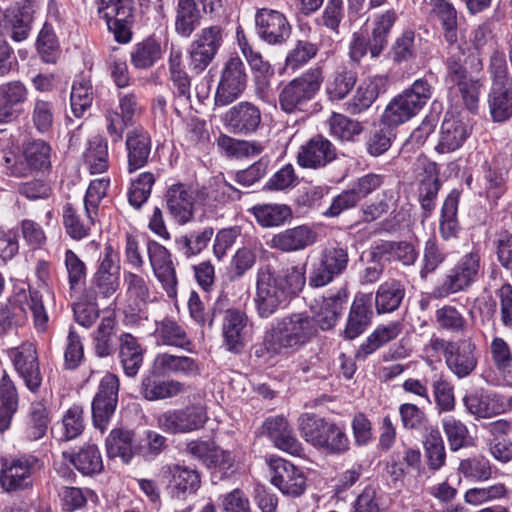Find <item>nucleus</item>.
<instances>
[{"instance_id": "nucleus-1", "label": "nucleus", "mask_w": 512, "mask_h": 512, "mask_svg": "<svg viewBox=\"0 0 512 512\" xmlns=\"http://www.w3.org/2000/svg\"><path fill=\"white\" fill-rule=\"evenodd\" d=\"M318 334L315 318L308 312H297L278 319L256 344L254 355L268 362L276 357H288L311 342Z\"/></svg>"}, {"instance_id": "nucleus-2", "label": "nucleus", "mask_w": 512, "mask_h": 512, "mask_svg": "<svg viewBox=\"0 0 512 512\" xmlns=\"http://www.w3.org/2000/svg\"><path fill=\"white\" fill-rule=\"evenodd\" d=\"M305 265H293L275 271L270 265L261 266L256 273V311L261 318H269L292 298L298 296L306 284Z\"/></svg>"}, {"instance_id": "nucleus-3", "label": "nucleus", "mask_w": 512, "mask_h": 512, "mask_svg": "<svg viewBox=\"0 0 512 512\" xmlns=\"http://www.w3.org/2000/svg\"><path fill=\"white\" fill-rule=\"evenodd\" d=\"M298 429L307 443L327 455H342L350 449L344 424L304 413L298 419Z\"/></svg>"}, {"instance_id": "nucleus-4", "label": "nucleus", "mask_w": 512, "mask_h": 512, "mask_svg": "<svg viewBox=\"0 0 512 512\" xmlns=\"http://www.w3.org/2000/svg\"><path fill=\"white\" fill-rule=\"evenodd\" d=\"M27 308L32 312L34 325L38 331H45L48 314L40 291L29 289L10 297L6 303L0 304V335L9 330L23 326L27 321Z\"/></svg>"}, {"instance_id": "nucleus-5", "label": "nucleus", "mask_w": 512, "mask_h": 512, "mask_svg": "<svg viewBox=\"0 0 512 512\" xmlns=\"http://www.w3.org/2000/svg\"><path fill=\"white\" fill-rule=\"evenodd\" d=\"M43 468V461L30 453L3 457L0 461V486L7 493L30 490Z\"/></svg>"}, {"instance_id": "nucleus-6", "label": "nucleus", "mask_w": 512, "mask_h": 512, "mask_svg": "<svg viewBox=\"0 0 512 512\" xmlns=\"http://www.w3.org/2000/svg\"><path fill=\"white\" fill-rule=\"evenodd\" d=\"M481 269L480 253L478 251L465 253L442 275L433 287L431 297L440 300L468 291L478 281Z\"/></svg>"}, {"instance_id": "nucleus-7", "label": "nucleus", "mask_w": 512, "mask_h": 512, "mask_svg": "<svg viewBox=\"0 0 512 512\" xmlns=\"http://www.w3.org/2000/svg\"><path fill=\"white\" fill-rule=\"evenodd\" d=\"M52 147L43 139L33 138L23 142L18 154L9 153L3 158L7 173L13 177H27L34 172L45 173L51 169Z\"/></svg>"}, {"instance_id": "nucleus-8", "label": "nucleus", "mask_w": 512, "mask_h": 512, "mask_svg": "<svg viewBox=\"0 0 512 512\" xmlns=\"http://www.w3.org/2000/svg\"><path fill=\"white\" fill-rule=\"evenodd\" d=\"M431 85L425 79H417L410 88L393 98L381 117L382 124L396 128L409 121L431 98Z\"/></svg>"}, {"instance_id": "nucleus-9", "label": "nucleus", "mask_w": 512, "mask_h": 512, "mask_svg": "<svg viewBox=\"0 0 512 512\" xmlns=\"http://www.w3.org/2000/svg\"><path fill=\"white\" fill-rule=\"evenodd\" d=\"M322 81L323 75L319 66L294 78L279 93L280 109L287 114L304 111L319 91Z\"/></svg>"}, {"instance_id": "nucleus-10", "label": "nucleus", "mask_w": 512, "mask_h": 512, "mask_svg": "<svg viewBox=\"0 0 512 512\" xmlns=\"http://www.w3.org/2000/svg\"><path fill=\"white\" fill-rule=\"evenodd\" d=\"M349 264L347 248L340 246L325 247L319 257L314 259L308 270V285L322 288L345 273Z\"/></svg>"}, {"instance_id": "nucleus-11", "label": "nucleus", "mask_w": 512, "mask_h": 512, "mask_svg": "<svg viewBox=\"0 0 512 512\" xmlns=\"http://www.w3.org/2000/svg\"><path fill=\"white\" fill-rule=\"evenodd\" d=\"M485 79L479 66H448L446 84L457 87L465 107L471 113H477L480 90Z\"/></svg>"}, {"instance_id": "nucleus-12", "label": "nucleus", "mask_w": 512, "mask_h": 512, "mask_svg": "<svg viewBox=\"0 0 512 512\" xmlns=\"http://www.w3.org/2000/svg\"><path fill=\"white\" fill-rule=\"evenodd\" d=\"M120 379L114 373H106L99 382L92 400V421L102 433L107 429L118 404Z\"/></svg>"}, {"instance_id": "nucleus-13", "label": "nucleus", "mask_w": 512, "mask_h": 512, "mask_svg": "<svg viewBox=\"0 0 512 512\" xmlns=\"http://www.w3.org/2000/svg\"><path fill=\"white\" fill-rule=\"evenodd\" d=\"M207 419L206 409L202 405L191 404L160 413L156 417V424L163 432L184 434L202 428Z\"/></svg>"}, {"instance_id": "nucleus-14", "label": "nucleus", "mask_w": 512, "mask_h": 512, "mask_svg": "<svg viewBox=\"0 0 512 512\" xmlns=\"http://www.w3.org/2000/svg\"><path fill=\"white\" fill-rule=\"evenodd\" d=\"M493 84L488 104L494 122H504L512 117V79L507 66H491Z\"/></svg>"}, {"instance_id": "nucleus-15", "label": "nucleus", "mask_w": 512, "mask_h": 512, "mask_svg": "<svg viewBox=\"0 0 512 512\" xmlns=\"http://www.w3.org/2000/svg\"><path fill=\"white\" fill-rule=\"evenodd\" d=\"M35 14V0H19L10 4L0 15V36L10 33L16 42L28 38Z\"/></svg>"}, {"instance_id": "nucleus-16", "label": "nucleus", "mask_w": 512, "mask_h": 512, "mask_svg": "<svg viewBox=\"0 0 512 512\" xmlns=\"http://www.w3.org/2000/svg\"><path fill=\"white\" fill-rule=\"evenodd\" d=\"M417 173V199L421 208V217L426 220L431 217L436 208L438 193L442 183L437 163L423 160L419 163Z\"/></svg>"}, {"instance_id": "nucleus-17", "label": "nucleus", "mask_w": 512, "mask_h": 512, "mask_svg": "<svg viewBox=\"0 0 512 512\" xmlns=\"http://www.w3.org/2000/svg\"><path fill=\"white\" fill-rule=\"evenodd\" d=\"M255 24L259 37L268 44L281 45L291 35L292 28L286 16L274 9H257Z\"/></svg>"}, {"instance_id": "nucleus-18", "label": "nucleus", "mask_w": 512, "mask_h": 512, "mask_svg": "<svg viewBox=\"0 0 512 512\" xmlns=\"http://www.w3.org/2000/svg\"><path fill=\"white\" fill-rule=\"evenodd\" d=\"M13 365L31 392H37L42 383L36 347L31 342L11 348L8 352Z\"/></svg>"}, {"instance_id": "nucleus-19", "label": "nucleus", "mask_w": 512, "mask_h": 512, "mask_svg": "<svg viewBox=\"0 0 512 512\" xmlns=\"http://www.w3.org/2000/svg\"><path fill=\"white\" fill-rule=\"evenodd\" d=\"M271 483L283 494L296 497L306 489L304 472L288 460L272 459L270 462Z\"/></svg>"}, {"instance_id": "nucleus-20", "label": "nucleus", "mask_w": 512, "mask_h": 512, "mask_svg": "<svg viewBox=\"0 0 512 512\" xmlns=\"http://www.w3.org/2000/svg\"><path fill=\"white\" fill-rule=\"evenodd\" d=\"M147 253L155 277L169 297L176 295L177 277L169 250L155 240L147 242Z\"/></svg>"}, {"instance_id": "nucleus-21", "label": "nucleus", "mask_w": 512, "mask_h": 512, "mask_svg": "<svg viewBox=\"0 0 512 512\" xmlns=\"http://www.w3.org/2000/svg\"><path fill=\"white\" fill-rule=\"evenodd\" d=\"M249 318L238 308H229L222 319L223 345L227 351L240 354L247 343Z\"/></svg>"}, {"instance_id": "nucleus-22", "label": "nucleus", "mask_w": 512, "mask_h": 512, "mask_svg": "<svg viewBox=\"0 0 512 512\" xmlns=\"http://www.w3.org/2000/svg\"><path fill=\"white\" fill-rule=\"evenodd\" d=\"M165 206L179 225H185L194 217L195 198L190 186L177 182L167 187L164 194Z\"/></svg>"}, {"instance_id": "nucleus-23", "label": "nucleus", "mask_w": 512, "mask_h": 512, "mask_svg": "<svg viewBox=\"0 0 512 512\" xmlns=\"http://www.w3.org/2000/svg\"><path fill=\"white\" fill-rule=\"evenodd\" d=\"M336 158V147L324 136L315 135L300 147L297 163L303 168L321 169Z\"/></svg>"}, {"instance_id": "nucleus-24", "label": "nucleus", "mask_w": 512, "mask_h": 512, "mask_svg": "<svg viewBox=\"0 0 512 512\" xmlns=\"http://www.w3.org/2000/svg\"><path fill=\"white\" fill-rule=\"evenodd\" d=\"M126 169L129 174L144 168L150 159L152 139L148 131L135 127L128 131L125 140Z\"/></svg>"}, {"instance_id": "nucleus-25", "label": "nucleus", "mask_w": 512, "mask_h": 512, "mask_svg": "<svg viewBox=\"0 0 512 512\" xmlns=\"http://www.w3.org/2000/svg\"><path fill=\"white\" fill-rule=\"evenodd\" d=\"M226 129L239 135L255 132L261 123V112L250 102H240L231 107L223 118Z\"/></svg>"}, {"instance_id": "nucleus-26", "label": "nucleus", "mask_w": 512, "mask_h": 512, "mask_svg": "<svg viewBox=\"0 0 512 512\" xmlns=\"http://www.w3.org/2000/svg\"><path fill=\"white\" fill-rule=\"evenodd\" d=\"M28 99V89L20 81H12L0 85V124H8L17 120Z\"/></svg>"}, {"instance_id": "nucleus-27", "label": "nucleus", "mask_w": 512, "mask_h": 512, "mask_svg": "<svg viewBox=\"0 0 512 512\" xmlns=\"http://www.w3.org/2000/svg\"><path fill=\"white\" fill-rule=\"evenodd\" d=\"M372 295L357 294L351 304L343 337L353 340L370 326L373 318Z\"/></svg>"}, {"instance_id": "nucleus-28", "label": "nucleus", "mask_w": 512, "mask_h": 512, "mask_svg": "<svg viewBox=\"0 0 512 512\" xmlns=\"http://www.w3.org/2000/svg\"><path fill=\"white\" fill-rule=\"evenodd\" d=\"M317 232L309 225H299L275 234L270 240V247L282 252H297L316 243Z\"/></svg>"}, {"instance_id": "nucleus-29", "label": "nucleus", "mask_w": 512, "mask_h": 512, "mask_svg": "<svg viewBox=\"0 0 512 512\" xmlns=\"http://www.w3.org/2000/svg\"><path fill=\"white\" fill-rule=\"evenodd\" d=\"M146 348L139 339L129 332H123L118 337L117 358L127 377L134 378L140 371Z\"/></svg>"}, {"instance_id": "nucleus-30", "label": "nucleus", "mask_w": 512, "mask_h": 512, "mask_svg": "<svg viewBox=\"0 0 512 512\" xmlns=\"http://www.w3.org/2000/svg\"><path fill=\"white\" fill-rule=\"evenodd\" d=\"M98 216L91 210L83 208L82 211L70 202L65 203L62 209V223L66 234L76 241L87 238Z\"/></svg>"}, {"instance_id": "nucleus-31", "label": "nucleus", "mask_w": 512, "mask_h": 512, "mask_svg": "<svg viewBox=\"0 0 512 512\" xmlns=\"http://www.w3.org/2000/svg\"><path fill=\"white\" fill-rule=\"evenodd\" d=\"M477 346L471 340L457 341L454 349L448 355L445 364L458 379L470 376L478 365Z\"/></svg>"}, {"instance_id": "nucleus-32", "label": "nucleus", "mask_w": 512, "mask_h": 512, "mask_svg": "<svg viewBox=\"0 0 512 512\" xmlns=\"http://www.w3.org/2000/svg\"><path fill=\"white\" fill-rule=\"evenodd\" d=\"M157 370L147 371L141 379L140 394L148 401H158L176 397L185 391V385L177 380H163Z\"/></svg>"}, {"instance_id": "nucleus-33", "label": "nucleus", "mask_w": 512, "mask_h": 512, "mask_svg": "<svg viewBox=\"0 0 512 512\" xmlns=\"http://www.w3.org/2000/svg\"><path fill=\"white\" fill-rule=\"evenodd\" d=\"M348 297L349 291L346 286L323 297L316 317H314L317 329L328 331L336 326L347 304Z\"/></svg>"}, {"instance_id": "nucleus-34", "label": "nucleus", "mask_w": 512, "mask_h": 512, "mask_svg": "<svg viewBox=\"0 0 512 512\" xmlns=\"http://www.w3.org/2000/svg\"><path fill=\"white\" fill-rule=\"evenodd\" d=\"M222 42V28L220 26L213 25L202 29L190 45L192 61L198 64H210Z\"/></svg>"}, {"instance_id": "nucleus-35", "label": "nucleus", "mask_w": 512, "mask_h": 512, "mask_svg": "<svg viewBox=\"0 0 512 512\" xmlns=\"http://www.w3.org/2000/svg\"><path fill=\"white\" fill-rule=\"evenodd\" d=\"M471 134V127L461 118L446 114L435 149L438 153H451L465 143Z\"/></svg>"}, {"instance_id": "nucleus-36", "label": "nucleus", "mask_w": 512, "mask_h": 512, "mask_svg": "<svg viewBox=\"0 0 512 512\" xmlns=\"http://www.w3.org/2000/svg\"><path fill=\"white\" fill-rule=\"evenodd\" d=\"M263 433L274 445L292 455H299L302 451L301 443L297 440L288 421L282 416L267 418L263 423Z\"/></svg>"}, {"instance_id": "nucleus-37", "label": "nucleus", "mask_w": 512, "mask_h": 512, "mask_svg": "<svg viewBox=\"0 0 512 512\" xmlns=\"http://www.w3.org/2000/svg\"><path fill=\"white\" fill-rule=\"evenodd\" d=\"M462 191L452 189L445 197L439 216V235L442 240L449 242L456 240L462 231L458 218V208Z\"/></svg>"}, {"instance_id": "nucleus-38", "label": "nucleus", "mask_w": 512, "mask_h": 512, "mask_svg": "<svg viewBox=\"0 0 512 512\" xmlns=\"http://www.w3.org/2000/svg\"><path fill=\"white\" fill-rule=\"evenodd\" d=\"M163 474H169V488L173 497L183 498L194 494L200 488L201 477L196 469L179 464H168L161 469Z\"/></svg>"}, {"instance_id": "nucleus-39", "label": "nucleus", "mask_w": 512, "mask_h": 512, "mask_svg": "<svg viewBox=\"0 0 512 512\" xmlns=\"http://www.w3.org/2000/svg\"><path fill=\"white\" fill-rule=\"evenodd\" d=\"M246 87V74L241 66H225L215 95V103L225 106L232 103Z\"/></svg>"}, {"instance_id": "nucleus-40", "label": "nucleus", "mask_w": 512, "mask_h": 512, "mask_svg": "<svg viewBox=\"0 0 512 512\" xmlns=\"http://www.w3.org/2000/svg\"><path fill=\"white\" fill-rule=\"evenodd\" d=\"M509 161L505 155L498 154L487 163L484 170V181L487 197L495 203L507 190Z\"/></svg>"}, {"instance_id": "nucleus-41", "label": "nucleus", "mask_w": 512, "mask_h": 512, "mask_svg": "<svg viewBox=\"0 0 512 512\" xmlns=\"http://www.w3.org/2000/svg\"><path fill=\"white\" fill-rule=\"evenodd\" d=\"M63 457L84 476L100 474L104 469L102 455L96 444L86 443L76 452H63Z\"/></svg>"}, {"instance_id": "nucleus-42", "label": "nucleus", "mask_w": 512, "mask_h": 512, "mask_svg": "<svg viewBox=\"0 0 512 512\" xmlns=\"http://www.w3.org/2000/svg\"><path fill=\"white\" fill-rule=\"evenodd\" d=\"M463 403L468 412L478 418H490L504 412L499 396L484 389L466 394Z\"/></svg>"}, {"instance_id": "nucleus-43", "label": "nucleus", "mask_w": 512, "mask_h": 512, "mask_svg": "<svg viewBox=\"0 0 512 512\" xmlns=\"http://www.w3.org/2000/svg\"><path fill=\"white\" fill-rule=\"evenodd\" d=\"M213 236L214 229L211 226L188 231L175 238V249L182 257L193 258L209 246Z\"/></svg>"}, {"instance_id": "nucleus-44", "label": "nucleus", "mask_w": 512, "mask_h": 512, "mask_svg": "<svg viewBox=\"0 0 512 512\" xmlns=\"http://www.w3.org/2000/svg\"><path fill=\"white\" fill-rule=\"evenodd\" d=\"M153 368L162 374H177L186 377H194L200 374L197 360L170 353L157 354L153 362Z\"/></svg>"}, {"instance_id": "nucleus-45", "label": "nucleus", "mask_w": 512, "mask_h": 512, "mask_svg": "<svg viewBox=\"0 0 512 512\" xmlns=\"http://www.w3.org/2000/svg\"><path fill=\"white\" fill-rule=\"evenodd\" d=\"M201 11L196 0H177L174 28L177 35L189 38L201 24Z\"/></svg>"}, {"instance_id": "nucleus-46", "label": "nucleus", "mask_w": 512, "mask_h": 512, "mask_svg": "<svg viewBox=\"0 0 512 512\" xmlns=\"http://www.w3.org/2000/svg\"><path fill=\"white\" fill-rule=\"evenodd\" d=\"M449 253L439 243L435 236L429 237L423 247L422 257L419 265V277L426 281L431 275L443 266L447 261Z\"/></svg>"}, {"instance_id": "nucleus-47", "label": "nucleus", "mask_w": 512, "mask_h": 512, "mask_svg": "<svg viewBox=\"0 0 512 512\" xmlns=\"http://www.w3.org/2000/svg\"><path fill=\"white\" fill-rule=\"evenodd\" d=\"M405 296V287L401 281L389 279L379 285L375 293V307L378 314L397 310Z\"/></svg>"}, {"instance_id": "nucleus-48", "label": "nucleus", "mask_w": 512, "mask_h": 512, "mask_svg": "<svg viewBox=\"0 0 512 512\" xmlns=\"http://www.w3.org/2000/svg\"><path fill=\"white\" fill-rule=\"evenodd\" d=\"M251 212L264 228L283 226L293 217L292 209L286 204H257L251 208Z\"/></svg>"}, {"instance_id": "nucleus-49", "label": "nucleus", "mask_w": 512, "mask_h": 512, "mask_svg": "<svg viewBox=\"0 0 512 512\" xmlns=\"http://www.w3.org/2000/svg\"><path fill=\"white\" fill-rule=\"evenodd\" d=\"M133 436L134 433L130 430L121 428L111 430L105 441L107 456L120 457L124 463H129L136 454Z\"/></svg>"}, {"instance_id": "nucleus-50", "label": "nucleus", "mask_w": 512, "mask_h": 512, "mask_svg": "<svg viewBox=\"0 0 512 512\" xmlns=\"http://www.w3.org/2000/svg\"><path fill=\"white\" fill-rule=\"evenodd\" d=\"M116 320L114 317H103L93 331L91 337L93 342V350L97 357L106 358L116 351L115 338Z\"/></svg>"}, {"instance_id": "nucleus-51", "label": "nucleus", "mask_w": 512, "mask_h": 512, "mask_svg": "<svg viewBox=\"0 0 512 512\" xmlns=\"http://www.w3.org/2000/svg\"><path fill=\"white\" fill-rule=\"evenodd\" d=\"M400 322H390L386 325H379L360 345L357 355L366 358L381 348L386 343L396 339L402 332Z\"/></svg>"}, {"instance_id": "nucleus-52", "label": "nucleus", "mask_w": 512, "mask_h": 512, "mask_svg": "<svg viewBox=\"0 0 512 512\" xmlns=\"http://www.w3.org/2000/svg\"><path fill=\"white\" fill-rule=\"evenodd\" d=\"M415 41L416 33L413 29L403 30L392 42L387 52V59L397 64L414 61L418 53Z\"/></svg>"}, {"instance_id": "nucleus-53", "label": "nucleus", "mask_w": 512, "mask_h": 512, "mask_svg": "<svg viewBox=\"0 0 512 512\" xmlns=\"http://www.w3.org/2000/svg\"><path fill=\"white\" fill-rule=\"evenodd\" d=\"M424 456L430 470L438 471L446 463V451L441 432L430 426L423 438Z\"/></svg>"}, {"instance_id": "nucleus-54", "label": "nucleus", "mask_w": 512, "mask_h": 512, "mask_svg": "<svg viewBox=\"0 0 512 512\" xmlns=\"http://www.w3.org/2000/svg\"><path fill=\"white\" fill-rule=\"evenodd\" d=\"M84 162L92 174L104 173L109 168V153L107 140L101 135H95L88 141L84 152Z\"/></svg>"}, {"instance_id": "nucleus-55", "label": "nucleus", "mask_w": 512, "mask_h": 512, "mask_svg": "<svg viewBox=\"0 0 512 512\" xmlns=\"http://www.w3.org/2000/svg\"><path fill=\"white\" fill-rule=\"evenodd\" d=\"M432 13L440 21L446 41L453 44L457 41V11L448 0H428Z\"/></svg>"}, {"instance_id": "nucleus-56", "label": "nucleus", "mask_w": 512, "mask_h": 512, "mask_svg": "<svg viewBox=\"0 0 512 512\" xmlns=\"http://www.w3.org/2000/svg\"><path fill=\"white\" fill-rule=\"evenodd\" d=\"M217 146L228 158L237 159L256 156L264 150L260 142L239 140L226 134L217 138Z\"/></svg>"}, {"instance_id": "nucleus-57", "label": "nucleus", "mask_w": 512, "mask_h": 512, "mask_svg": "<svg viewBox=\"0 0 512 512\" xmlns=\"http://www.w3.org/2000/svg\"><path fill=\"white\" fill-rule=\"evenodd\" d=\"M158 339L163 345L174 346L189 350L191 341L184 328L171 318H164L156 322L155 330Z\"/></svg>"}, {"instance_id": "nucleus-58", "label": "nucleus", "mask_w": 512, "mask_h": 512, "mask_svg": "<svg viewBox=\"0 0 512 512\" xmlns=\"http://www.w3.org/2000/svg\"><path fill=\"white\" fill-rule=\"evenodd\" d=\"M165 52L161 40L154 34L137 42L130 53L132 64H155L160 61Z\"/></svg>"}, {"instance_id": "nucleus-59", "label": "nucleus", "mask_w": 512, "mask_h": 512, "mask_svg": "<svg viewBox=\"0 0 512 512\" xmlns=\"http://www.w3.org/2000/svg\"><path fill=\"white\" fill-rule=\"evenodd\" d=\"M490 354L494 366L502 375L503 380L512 386V351L510 345L499 336H495L490 343Z\"/></svg>"}, {"instance_id": "nucleus-60", "label": "nucleus", "mask_w": 512, "mask_h": 512, "mask_svg": "<svg viewBox=\"0 0 512 512\" xmlns=\"http://www.w3.org/2000/svg\"><path fill=\"white\" fill-rule=\"evenodd\" d=\"M435 322L439 330L457 335H464L468 328V321L464 315L455 306L449 304L435 311Z\"/></svg>"}, {"instance_id": "nucleus-61", "label": "nucleus", "mask_w": 512, "mask_h": 512, "mask_svg": "<svg viewBox=\"0 0 512 512\" xmlns=\"http://www.w3.org/2000/svg\"><path fill=\"white\" fill-rule=\"evenodd\" d=\"M50 423L49 409L44 400L31 403L26 435L30 440L41 439L47 432Z\"/></svg>"}, {"instance_id": "nucleus-62", "label": "nucleus", "mask_w": 512, "mask_h": 512, "mask_svg": "<svg viewBox=\"0 0 512 512\" xmlns=\"http://www.w3.org/2000/svg\"><path fill=\"white\" fill-rule=\"evenodd\" d=\"M92 102L93 92L90 80L82 77L75 79L70 94V107L73 115L76 118L84 117Z\"/></svg>"}, {"instance_id": "nucleus-63", "label": "nucleus", "mask_w": 512, "mask_h": 512, "mask_svg": "<svg viewBox=\"0 0 512 512\" xmlns=\"http://www.w3.org/2000/svg\"><path fill=\"white\" fill-rule=\"evenodd\" d=\"M357 73L347 66H339L327 82V93L332 99H343L353 89Z\"/></svg>"}, {"instance_id": "nucleus-64", "label": "nucleus", "mask_w": 512, "mask_h": 512, "mask_svg": "<svg viewBox=\"0 0 512 512\" xmlns=\"http://www.w3.org/2000/svg\"><path fill=\"white\" fill-rule=\"evenodd\" d=\"M85 429L84 410L80 405L71 406L62 416L60 441H70L79 437Z\"/></svg>"}]
</instances>
